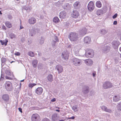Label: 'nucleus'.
<instances>
[{
  "instance_id": "obj_1",
  "label": "nucleus",
  "mask_w": 121,
  "mask_h": 121,
  "mask_svg": "<svg viewBox=\"0 0 121 121\" xmlns=\"http://www.w3.org/2000/svg\"><path fill=\"white\" fill-rule=\"evenodd\" d=\"M78 34L75 32L71 33L69 35V38L72 41H77L78 38Z\"/></svg>"
},
{
  "instance_id": "obj_2",
  "label": "nucleus",
  "mask_w": 121,
  "mask_h": 121,
  "mask_svg": "<svg viewBox=\"0 0 121 121\" xmlns=\"http://www.w3.org/2000/svg\"><path fill=\"white\" fill-rule=\"evenodd\" d=\"M94 54V51L92 49H89L88 50L86 51L85 55L87 57L91 58L93 57Z\"/></svg>"
},
{
  "instance_id": "obj_3",
  "label": "nucleus",
  "mask_w": 121,
  "mask_h": 121,
  "mask_svg": "<svg viewBox=\"0 0 121 121\" xmlns=\"http://www.w3.org/2000/svg\"><path fill=\"white\" fill-rule=\"evenodd\" d=\"M29 35L32 36L35 35L36 32H39V30L38 28L32 27L29 29Z\"/></svg>"
},
{
  "instance_id": "obj_4",
  "label": "nucleus",
  "mask_w": 121,
  "mask_h": 121,
  "mask_svg": "<svg viewBox=\"0 0 121 121\" xmlns=\"http://www.w3.org/2000/svg\"><path fill=\"white\" fill-rule=\"evenodd\" d=\"M6 90L8 91H10L13 89L12 84L10 82H7L4 84Z\"/></svg>"
},
{
  "instance_id": "obj_5",
  "label": "nucleus",
  "mask_w": 121,
  "mask_h": 121,
  "mask_svg": "<svg viewBox=\"0 0 121 121\" xmlns=\"http://www.w3.org/2000/svg\"><path fill=\"white\" fill-rule=\"evenodd\" d=\"M32 121H40V118L39 115L37 113L33 114L31 117Z\"/></svg>"
},
{
  "instance_id": "obj_6",
  "label": "nucleus",
  "mask_w": 121,
  "mask_h": 121,
  "mask_svg": "<svg viewBox=\"0 0 121 121\" xmlns=\"http://www.w3.org/2000/svg\"><path fill=\"white\" fill-rule=\"evenodd\" d=\"M81 60L74 58L72 60V62L73 64L75 66H79L82 64Z\"/></svg>"
},
{
  "instance_id": "obj_7",
  "label": "nucleus",
  "mask_w": 121,
  "mask_h": 121,
  "mask_svg": "<svg viewBox=\"0 0 121 121\" xmlns=\"http://www.w3.org/2000/svg\"><path fill=\"white\" fill-rule=\"evenodd\" d=\"M94 8V4L93 2L92 1L90 2L87 5V8L88 10L90 12H91L93 10Z\"/></svg>"
},
{
  "instance_id": "obj_8",
  "label": "nucleus",
  "mask_w": 121,
  "mask_h": 121,
  "mask_svg": "<svg viewBox=\"0 0 121 121\" xmlns=\"http://www.w3.org/2000/svg\"><path fill=\"white\" fill-rule=\"evenodd\" d=\"M103 86L104 88L107 89L112 87V84L109 82H106L104 83L103 84Z\"/></svg>"
},
{
  "instance_id": "obj_9",
  "label": "nucleus",
  "mask_w": 121,
  "mask_h": 121,
  "mask_svg": "<svg viewBox=\"0 0 121 121\" xmlns=\"http://www.w3.org/2000/svg\"><path fill=\"white\" fill-rule=\"evenodd\" d=\"M89 91V88L87 85H85L83 86L82 89V93L84 94H86L88 93Z\"/></svg>"
},
{
  "instance_id": "obj_10",
  "label": "nucleus",
  "mask_w": 121,
  "mask_h": 121,
  "mask_svg": "<svg viewBox=\"0 0 121 121\" xmlns=\"http://www.w3.org/2000/svg\"><path fill=\"white\" fill-rule=\"evenodd\" d=\"M110 49V45H108L104 46L102 49V51L105 53L109 52Z\"/></svg>"
},
{
  "instance_id": "obj_11",
  "label": "nucleus",
  "mask_w": 121,
  "mask_h": 121,
  "mask_svg": "<svg viewBox=\"0 0 121 121\" xmlns=\"http://www.w3.org/2000/svg\"><path fill=\"white\" fill-rule=\"evenodd\" d=\"M119 44L120 43L118 41H113L112 43V46L114 49L118 48Z\"/></svg>"
},
{
  "instance_id": "obj_12",
  "label": "nucleus",
  "mask_w": 121,
  "mask_h": 121,
  "mask_svg": "<svg viewBox=\"0 0 121 121\" xmlns=\"http://www.w3.org/2000/svg\"><path fill=\"white\" fill-rule=\"evenodd\" d=\"M69 54L67 51L64 52L62 54L61 57L64 59L67 60L68 59Z\"/></svg>"
},
{
  "instance_id": "obj_13",
  "label": "nucleus",
  "mask_w": 121,
  "mask_h": 121,
  "mask_svg": "<svg viewBox=\"0 0 121 121\" xmlns=\"http://www.w3.org/2000/svg\"><path fill=\"white\" fill-rule=\"evenodd\" d=\"M80 49L79 46H75L73 48V50L75 53V55L77 56H78V53Z\"/></svg>"
},
{
  "instance_id": "obj_14",
  "label": "nucleus",
  "mask_w": 121,
  "mask_h": 121,
  "mask_svg": "<svg viewBox=\"0 0 121 121\" xmlns=\"http://www.w3.org/2000/svg\"><path fill=\"white\" fill-rule=\"evenodd\" d=\"M56 69L58 71L59 73H61L63 71V68L60 65H57L56 67Z\"/></svg>"
},
{
  "instance_id": "obj_15",
  "label": "nucleus",
  "mask_w": 121,
  "mask_h": 121,
  "mask_svg": "<svg viewBox=\"0 0 121 121\" xmlns=\"http://www.w3.org/2000/svg\"><path fill=\"white\" fill-rule=\"evenodd\" d=\"M79 16V12L76 10H73V13L71 14L72 17L74 18L78 17Z\"/></svg>"
},
{
  "instance_id": "obj_16",
  "label": "nucleus",
  "mask_w": 121,
  "mask_h": 121,
  "mask_svg": "<svg viewBox=\"0 0 121 121\" xmlns=\"http://www.w3.org/2000/svg\"><path fill=\"white\" fill-rule=\"evenodd\" d=\"M85 63L88 66H91L93 64V61L91 59H88L85 60Z\"/></svg>"
},
{
  "instance_id": "obj_17",
  "label": "nucleus",
  "mask_w": 121,
  "mask_h": 121,
  "mask_svg": "<svg viewBox=\"0 0 121 121\" xmlns=\"http://www.w3.org/2000/svg\"><path fill=\"white\" fill-rule=\"evenodd\" d=\"M87 31V30L86 28H83L79 30V34L80 35H83L86 34Z\"/></svg>"
},
{
  "instance_id": "obj_18",
  "label": "nucleus",
  "mask_w": 121,
  "mask_h": 121,
  "mask_svg": "<svg viewBox=\"0 0 121 121\" xmlns=\"http://www.w3.org/2000/svg\"><path fill=\"white\" fill-rule=\"evenodd\" d=\"M66 14V12L63 11L60 13L59 15V17L61 18H64L65 17Z\"/></svg>"
},
{
  "instance_id": "obj_19",
  "label": "nucleus",
  "mask_w": 121,
  "mask_h": 121,
  "mask_svg": "<svg viewBox=\"0 0 121 121\" xmlns=\"http://www.w3.org/2000/svg\"><path fill=\"white\" fill-rule=\"evenodd\" d=\"M101 109L103 110L106 112L111 113L112 112V110L110 109H108L107 108V107L105 106H102L101 107Z\"/></svg>"
},
{
  "instance_id": "obj_20",
  "label": "nucleus",
  "mask_w": 121,
  "mask_h": 121,
  "mask_svg": "<svg viewBox=\"0 0 121 121\" xmlns=\"http://www.w3.org/2000/svg\"><path fill=\"white\" fill-rule=\"evenodd\" d=\"M1 67H2V68L1 69V73L2 72V70H3V68L2 67H3V64H4V63L6 61V59L5 58H2L1 59ZM4 78V75L2 74V73H1V77L0 79V80H1V79L2 78L3 79Z\"/></svg>"
},
{
  "instance_id": "obj_21",
  "label": "nucleus",
  "mask_w": 121,
  "mask_h": 121,
  "mask_svg": "<svg viewBox=\"0 0 121 121\" xmlns=\"http://www.w3.org/2000/svg\"><path fill=\"white\" fill-rule=\"evenodd\" d=\"M108 30L105 28L101 29L99 30V33L102 35H104L107 33Z\"/></svg>"
},
{
  "instance_id": "obj_22",
  "label": "nucleus",
  "mask_w": 121,
  "mask_h": 121,
  "mask_svg": "<svg viewBox=\"0 0 121 121\" xmlns=\"http://www.w3.org/2000/svg\"><path fill=\"white\" fill-rule=\"evenodd\" d=\"M36 19L34 17H32L29 19L28 22L30 24H34L36 22Z\"/></svg>"
},
{
  "instance_id": "obj_23",
  "label": "nucleus",
  "mask_w": 121,
  "mask_h": 121,
  "mask_svg": "<svg viewBox=\"0 0 121 121\" xmlns=\"http://www.w3.org/2000/svg\"><path fill=\"white\" fill-rule=\"evenodd\" d=\"M84 42L87 43H89L91 41V38L89 36L85 37L84 39Z\"/></svg>"
},
{
  "instance_id": "obj_24",
  "label": "nucleus",
  "mask_w": 121,
  "mask_h": 121,
  "mask_svg": "<svg viewBox=\"0 0 121 121\" xmlns=\"http://www.w3.org/2000/svg\"><path fill=\"white\" fill-rule=\"evenodd\" d=\"M43 91V89L41 87H38L36 90L35 92L38 95H40L42 92Z\"/></svg>"
},
{
  "instance_id": "obj_25",
  "label": "nucleus",
  "mask_w": 121,
  "mask_h": 121,
  "mask_svg": "<svg viewBox=\"0 0 121 121\" xmlns=\"http://www.w3.org/2000/svg\"><path fill=\"white\" fill-rule=\"evenodd\" d=\"M73 6L76 9H78L79 8L80 6V2L78 1L74 3Z\"/></svg>"
},
{
  "instance_id": "obj_26",
  "label": "nucleus",
  "mask_w": 121,
  "mask_h": 121,
  "mask_svg": "<svg viewBox=\"0 0 121 121\" xmlns=\"http://www.w3.org/2000/svg\"><path fill=\"white\" fill-rule=\"evenodd\" d=\"M58 117L57 114H54L52 116V121H57L58 119Z\"/></svg>"
},
{
  "instance_id": "obj_27",
  "label": "nucleus",
  "mask_w": 121,
  "mask_h": 121,
  "mask_svg": "<svg viewBox=\"0 0 121 121\" xmlns=\"http://www.w3.org/2000/svg\"><path fill=\"white\" fill-rule=\"evenodd\" d=\"M2 98L4 101H7L9 100V96L7 94H5L3 95Z\"/></svg>"
},
{
  "instance_id": "obj_28",
  "label": "nucleus",
  "mask_w": 121,
  "mask_h": 121,
  "mask_svg": "<svg viewBox=\"0 0 121 121\" xmlns=\"http://www.w3.org/2000/svg\"><path fill=\"white\" fill-rule=\"evenodd\" d=\"M120 97L119 95H115L113 97V100L115 102L118 101L120 100Z\"/></svg>"
},
{
  "instance_id": "obj_29",
  "label": "nucleus",
  "mask_w": 121,
  "mask_h": 121,
  "mask_svg": "<svg viewBox=\"0 0 121 121\" xmlns=\"http://www.w3.org/2000/svg\"><path fill=\"white\" fill-rule=\"evenodd\" d=\"M38 63V61L37 60H35L32 61V64L34 67L35 68L36 67Z\"/></svg>"
},
{
  "instance_id": "obj_30",
  "label": "nucleus",
  "mask_w": 121,
  "mask_h": 121,
  "mask_svg": "<svg viewBox=\"0 0 121 121\" xmlns=\"http://www.w3.org/2000/svg\"><path fill=\"white\" fill-rule=\"evenodd\" d=\"M47 79L50 82H52L53 80V78L52 75L50 74L47 77Z\"/></svg>"
},
{
  "instance_id": "obj_31",
  "label": "nucleus",
  "mask_w": 121,
  "mask_h": 121,
  "mask_svg": "<svg viewBox=\"0 0 121 121\" xmlns=\"http://www.w3.org/2000/svg\"><path fill=\"white\" fill-rule=\"evenodd\" d=\"M5 24L7 27L8 28H11L12 26V25L11 23L8 21L6 22Z\"/></svg>"
},
{
  "instance_id": "obj_32",
  "label": "nucleus",
  "mask_w": 121,
  "mask_h": 121,
  "mask_svg": "<svg viewBox=\"0 0 121 121\" xmlns=\"http://www.w3.org/2000/svg\"><path fill=\"white\" fill-rule=\"evenodd\" d=\"M96 5L97 7L100 8L102 6V4L101 2L100 1H99L96 2Z\"/></svg>"
},
{
  "instance_id": "obj_33",
  "label": "nucleus",
  "mask_w": 121,
  "mask_h": 121,
  "mask_svg": "<svg viewBox=\"0 0 121 121\" xmlns=\"http://www.w3.org/2000/svg\"><path fill=\"white\" fill-rule=\"evenodd\" d=\"M59 18L57 17H54L53 19V21L55 23H57L59 22Z\"/></svg>"
},
{
  "instance_id": "obj_34",
  "label": "nucleus",
  "mask_w": 121,
  "mask_h": 121,
  "mask_svg": "<svg viewBox=\"0 0 121 121\" xmlns=\"http://www.w3.org/2000/svg\"><path fill=\"white\" fill-rule=\"evenodd\" d=\"M5 73L7 75L10 76L12 75V73L11 71L9 69H6L5 70Z\"/></svg>"
},
{
  "instance_id": "obj_35",
  "label": "nucleus",
  "mask_w": 121,
  "mask_h": 121,
  "mask_svg": "<svg viewBox=\"0 0 121 121\" xmlns=\"http://www.w3.org/2000/svg\"><path fill=\"white\" fill-rule=\"evenodd\" d=\"M8 42L7 40H6L5 41L4 40H0V42L1 43V44L2 45H5L6 46L7 45V42Z\"/></svg>"
},
{
  "instance_id": "obj_36",
  "label": "nucleus",
  "mask_w": 121,
  "mask_h": 121,
  "mask_svg": "<svg viewBox=\"0 0 121 121\" xmlns=\"http://www.w3.org/2000/svg\"><path fill=\"white\" fill-rule=\"evenodd\" d=\"M72 109L74 112H77L78 111L77 105L73 106L72 107Z\"/></svg>"
},
{
  "instance_id": "obj_37",
  "label": "nucleus",
  "mask_w": 121,
  "mask_h": 121,
  "mask_svg": "<svg viewBox=\"0 0 121 121\" xmlns=\"http://www.w3.org/2000/svg\"><path fill=\"white\" fill-rule=\"evenodd\" d=\"M117 108L118 110L121 111V103H119L117 105Z\"/></svg>"
},
{
  "instance_id": "obj_38",
  "label": "nucleus",
  "mask_w": 121,
  "mask_h": 121,
  "mask_svg": "<svg viewBox=\"0 0 121 121\" xmlns=\"http://www.w3.org/2000/svg\"><path fill=\"white\" fill-rule=\"evenodd\" d=\"M28 54L29 56L32 57H34L35 55L34 53L31 51L29 52Z\"/></svg>"
},
{
  "instance_id": "obj_39",
  "label": "nucleus",
  "mask_w": 121,
  "mask_h": 121,
  "mask_svg": "<svg viewBox=\"0 0 121 121\" xmlns=\"http://www.w3.org/2000/svg\"><path fill=\"white\" fill-rule=\"evenodd\" d=\"M9 37L11 39H13L15 38L16 35L13 33H11L9 35Z\"/></svg>"
},
{
  "instance_id": "obj_40",
  "label": "nucleus",
  "mask_w": 121,
  "mask_h": 121,
  "mask_svg": "<svg viewBox=\"0 0 121 121\" xmlns=\"http://www.w3.org/2000/svg\"><path fill=\"white\" fill-rule=\"evenodd\" d=\"M69 6V4L67 3H66L63 6V7L64 9H67L68 8V6Z\"/></svg>"
},
{
  "instance_id": "obj_41",
  "label": "nucleus",
  "mask_w": 121,
  "mask_h": 121,
  "mask_svg": "<svg viewBox=\"0 0 121 121\" xmlns=\"http://www.w3.org/2000/svg\"><path fill=\"white\" fill-rule=\"evenodd\" d=\"M54 39L53 40L54 42H58L59 41V40L58 39V38L57 37V36L53 38Z\"/></svg>"
},
{
  "instance_id": "obj_42",
  "label": "nucleus",
  "mask_w": 121,
  "mask_h": 121,
  "mask_svg": "<svg viewBox=\"0 0 121 121\" xmlns=\"http://www.w3.org/2000/svg\"><path fill=\"white\" fill-rule=\"evenodd\" d=\"M102 12V11L101 10H99L97 11L96 12V14L98 15H99Z\"/></svg>"
},
{
  "instance_id": "obj_43",
  "label": "nucleus",
  "mask_w": 121,
  "mask_h": 121,
  "mask_svg": "<svg viewBox=\"0 0 121 121\" xmlns=\"http://www.w3.org/2000/svg\"><path fill=\"white\" fill-rule=\"evenodd\" d=\"M36 85L35 83H30L29 85V86L30 87L32 88Z\"/></svg>"
},
{
  "instance_id": "obj_44",
  "label": "nucleus",
  "mask_w": 121,
  "mask_h": 121,
  "mask_svg": "<svg viewBox=\"0 0 121 121\" xmlns=\"http://www.w3.org/2000/svg\"><path fill=\"white\" fill-rule=\"evenodd\" d=\"M7 17L9 20H11L13 18V17L11 15H8L7 16Z\"/></svg>"
},
{
  "instance_id": "obj_45",
  "label": "nucleus",
  "mask_w": 121,
  "mask_h": 121,
  "mask_svg": "<svg viewBox=\"0 0 121 121\" xmlns=\"http://www.w3.org/2000/svg\"><path fill=\"white\" fill-rule=\"evenodd\" d=\"M41 121H50V120L48 119L45 118L43 119Z\"/></svg>"
},
{
  "instance_id": "obj_46",
  "label": "nucleus",
  "mask_w": 121,
  "mask_h": 121,
  "mask_svg": "<svg viewBox=\"0 0 121 121\" xmlns=\"http://www.w3.org/2000/svg\"><path fill=\"white\" fill-rule=\"evenodd\" d=\"M44 40L43 39H42L40 41V44H42L44 42Z\"/></svg>"
},
{
  "instance_id": "obj_47",
  "label": "nucleus",
  "mask_w": 121,
  "mask_h": 121,
  "mask_svg": "<svg viewBox=\"0 0 121 121\" xmlns=\"http://www.w3.org/2000/svg\"><path fill=\"white\" fill-rule=\"evenodd\" d=\"M56 42H54L52 44V47H53L54 48V49H55L56 48Z\"/></svg>"
},
{
  "instance_id": "obj_48",
  "label": "nucleus",
  "mask_w": 121,
  "mask_h": 121,
  "mask_svg": "<svg viewBox=\"0 0 121 121\" xmlns=\"http://www.w3.org/2000/svg\"><path fill=\"white\" fill-rule=\"evenodd\" d=\"M117 16V13L115 14L112 16V18L113 19L116 18Z\"/></svg>"
},
{
  "instance_id": "obj_49",
  "label": "nucleus",
  "mask_w": 121,
  "mask_h": 121,
  "mask_svg": "<svg viewBox=\"0 0 121 121\" xmlns=\"http://www.w3.org/2000/svg\"><path fill=\"white\" fill-rule=\"evenodd\" d=\"M5 78H6V79H12L11 78L9 77H8L7 76H5Z\"/></svg>"
},
{
  "instance_id": "obj_50",
  "label": "nucleus",
  "mask_w": 121,
  "mask_h": 121,
  "mask_svg": "<svg viewBox=\"0 0 121 121\" xmlns=\"http://www.w3.org/2000/svg\"><path fill=\"white\" fill-rule=\"evenodd\" d=\"M20 53L19 52H17L15 54L16 55L18 56H19L20 55Z\"/></svg>"
},
{
  "instance_id": "obj_51",
  "label": "nucleus",
  "mask_w": 121,
  "mask_h": 121,
  "mask_svg": "<svg viewBox=\"0 0 121 121\" xmlns=\"http://www.w3.org/2000/svg\"><path fill=\"white\" fill-rule=\"evenodd\" d=\"M19 111L21 113L22 112V109L21 108H18Z\"/></svg>"
},
{
  "instance_id": "obj_52",
  "label": "nucleus",
  "mask_w": 121,
  "mask_h": 121,
  "mask_svg": "<svg viewBox=\"0 0 121 121\" xmlns=\"http://www.w3.org/2000/svg\"><path fill=\"white\" fill-rule=\"evenodd\" d=\"M75 118L74 116H72V117H69L68 118V119H74Z\"/></svg>"
},
{
  "instance_id": "obj_53",
  "label": "nucleus",
  "mask_w": 121,
  "mask_h": 121,
  "mask_svg": "<svg viewBox=\"0 0 121 121\" xmlns=\"http://www.w3.org/2000/svg\"><path fill=\"white\" fill-rule=\"evenodd\" d=\"M117 21H114L113 23V24L114 25H116L117 24Z\"/></svg>"
},
{
  "instance_id": "obj_54",
  "label": "nucleus",
  "mask_w": 121,
  "mask_h": 121,
  "mask_svg": "<svg viewBox=\"0 0 121 121\" xmlns=\"http://www.w3.org/2000/svg\"><path fill=\"white\" fill-rule=\"evenodd\" d=\"M56 101V99L55 98H54L53 99H52L51 100V101L53 102L55 101Z\"/></svg>"
},
{
  "instance_id": "obj_55",
  "label": "nucleus",
  "mask_w": 121,
  "mask_h": 121,
  "mask_svg": "<svg viewBox=\"0 0 121 121\" xmlns=\"http://www.w3.org/2000/svg\"><path fill=\"white\" fill-rule=\"evenodd\" d=\"M93 77H95V75L96 74V72H94L93 73Z\"/></svg>"
},
{
  "instance_id": "obj_56",
  "label": "nucleus",
  "mask_w": 121,
  "mask_h": 121,
  "mask_svg": "<svg viewBox=\"0 0 121 121\" xmlns=\"http://www.w3.org/2000/svg\"><path fill=\"white\" fill-rule=\"evenodd\" d=\"M28 9H29V10H31V8H28V7L27 8L26 7L25 8V9L26 10H28Z\"/></svg>"
},
{
  "instance_id": "obj_57",
  "label": "nucleus",
  "mask_w": 121,
  "mask_h": 121,
  "mask_svg": "<svg viewBox=\"0 0 121 121\" xmlns=\"http://www.w3.org/2000/svg\"><path fill=\"white\" fill-rule=\"evenodd\" d=\"M72 45L71 44H70L69 45V46H68V48H72Z\"/></svg>"
},
{
  "instance_id": "obj_58",
  "label": "nucleus",
  "mask_w": 121,
  "mask_h": 121,
  "mask_svg": "<svg viewBox=\"0 0 121 121\" xmlns=\"http://www.w3.org/2000/svg\"><path fill=\"white\" fill-rule=\"evenodd\" d=\"M20 29H22L23 28V26L21 25L20 26Z\"/></svg>"
},
{
  "instance_id": "obj_59",
  "label": "nucleus",
  "mask_w": 121,
  "mask_h": 121,
  "mask_svg": "<svg viewBox=\"0 0 121 121\" xmlns=\"http://www.w3.org/2000/svg\"><path fill=\"white\" fill-rule=\"evenodd\" d=\"M38 55L39 56H40L41 55V54L40 53H38Z\"/></svg>"
},
{
  "instance_id": "obj_60",
  "label": "nucleus",
  "mask_w": 121,
  "mask_h": 121,
  "mask_svg": "<svg viewBox=\"0 0 121 121\" xmlns=\"http://www.w3.org/2000/svg\"><path fill=\"white\" fill-rule=\"evenodd\" d=\"M3 29H5V28H6L5 26H3Z\"/></svg>"
},
{
  "instance_id": "obj_61",
  "label": "nucleus",
  "mask_w": 121,
  "mask_h": 121,
  "mask_svg": "<svg viewBox=\"0 0 121 121\" xmlns=\"http://www.w3.org/2000/svg\"><path fill=\"white\" fill-rule=\"evenodd\" d=\"M56 111L58 112H59L60 111V110L58 109L56 110Z\"/></svg>"
},
{
  "instance_id": "obj_62",
  "label": "nucleus",
  "mask_w": 121,
  "mask_h": 121,
  "mask_svg": "<svg viewBox=\"0 0 121 121\" xmlns=\"http://www.w3.org/2000/svg\"><path fill=\"white\" fill-rule=\"evenodd\" d=\"M24 81V79H23L21 81V82H23Z\"/></svg>"
},
{
  "instance_id": "obj_63",
  "label": "nucleus",
  "mask_w": 121,
  "mask_h": 121,
  "mask_svg": "<svg viewBox=\"0 0 121 121\" xmlns=\"http://www.w3.org/2000/svg\"><path fill=\"white\" fill-rule=\"evenodd\" d=\"M121 52V47L119 48Z\"/></svg>"
},
{
  "instance_id": "obj_64",
  "label": "nucleus",
  "mask_w": 121,
  "mask_h": 121,
  "mask_svg": "<svg viewBox=\"0 0 121 121\" xmlns=\"http://www.w3.org/2000/svg\"><path fill=\"white\" fill-rule=\"evenodd\" d=\"M59 121H64L63 120H59Z\"/></svg>"
}]
</instances>
